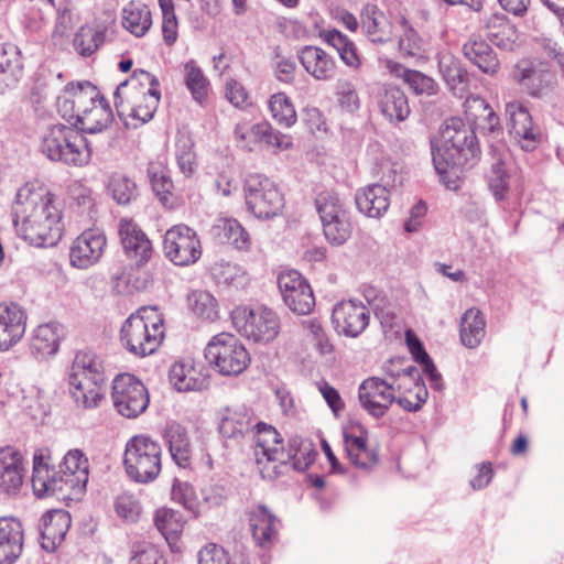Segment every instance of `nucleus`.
I'll use <instances>...</instances> for the list:
<instances>
[{"instance_id": "obj_1", "label": "nucleus", "mask_w": 564, "mask_h": 564, "mask_svg": "<svg viewBox=\"0 0 564 564\" xmlns=\"http://www.w3.org/2000/svg\"><path fill=\"white\" fill-rule=\"evenodd\" d=\"M13 223L24 240L36 247H53L62 238V210L46 189L25 184L13 204Z\"/></svg>"}, {"instance_id": "obj_2", "label": "nucleus", "mask_w": 564, "mask_h": 564, "mask_svg": "<svg viewBox=\"0 0 564 564\" xmlns=\"http://www.w3.org/2000/svg\"><path fill=\"white\" fill-rule=\"evenodd\" d=\"M51 451L37 448L33 454L32 488L37 498L63 494L78 495L86 488L89 477V463L83 451L69 449L58 469L53 465Z\"/></svg>"}, {"instance_id": "obj_3", "label": "nucleus", "mask_w": 564, "mask_h": 564, "mask_svg": "<svg viewBox=\"0 0 564 564\" xmlns=\"http://www.w3.org/2000/svg\"><path fill=\"white\" fill-rule=\"evenodd\" d=\"M479 145L474 129L463 119L452 117L443 122L438 138L432 141L434 167L448 188H456L455 178L475 164Z\"/></svg>"}, {"instance_id": "obj_4", "label": "nucleus", "mask_w": 564, "mask_h": 564, "mask_svg": "<svg viewBox=\"0 0 564 564\" xmlns=\"http://www.w3.org/2000/svg\"><path fill=\"white\" fill-rule=\"evenodd\" d=\"M113 97L119 117H129L142 124L150 121L158 109L160 84L151 73L137 69L129 80L118 85Z\"/></svg>"}, {"instance_id": "obj_5", "label": "nucleus", "mask_w": 564, "mask_h": 564, "mask_svg": "<svg viewBox=\"0 0 564 564\" xmlns=\"http://www.w3.org/2000/svg\"><path fill=\"white\" fill-rule=\"evenodd\" d=\"M39 148L50 161L83 167L90 160L93 150L87 139L75 127L50 124L40 134Z\"/></svg>"}, {"instance_id": "obj_6", "label": "nucleus", "mask_w": 564, "mask_h": 564, "mask_svg": "<svg viewBox=\"0 0 564 564\" xmlns=\"http://www.w3.org/2000/svg\"><path fill=\"white\" fill-rule=\"evenodd\" d=\"M164 338V323L155 307H141L131 314L120 329L122 346L137 357L158 350Z\"/></svg>"}, {"instance_id": "obj_7", "label": "nucleus", "mask_w": 564, "mask_h": 564, "mask_svg": "<svg viewBox=\"0 0 564 564\" xmlns=\"http://www.w3.org/2000/svg\"><path fill=\"white\" fill-rule=\"evenodd\" d=\"M162 447L147 435H135L127 444L123 465L127 475L139 484H149L158 478L162 469Z\"/></svg>"}, {"instance_id": "obj_8", "label": "nucleus", "mask_w": 564, "mask_h": 564, "mask_svg": "<svg viewBox=\"0 0 564 564\" xmlns=\"http://www.w3.org/2000/svg\"><path fill=\"white\" fill-rule=\"evenodd\" d=\"M208 364L223 376H238L249 366L251 358L241 340L223 332L210 338L205 347Z\"/></svg>"}, {"instance_id": "obj_9", "label": "nucleus", "mask_w": 564, "mask_h": 564, "mask_svg": "<svg viewBox=\"0 0 564 564\" xmlns=\"http://www.w3.org/2000/svg\"><path fill=\"white\" fill-rule=\"evenodd\" d=\"M231 321L238 333L254 343L267 344L280 333L278 314L265 306H237L231 312Z\"/></svg>"}, {"instance_id": "obj_10", "label": "nucleus", "mask_w": 564, "mask_h": 564, "mask_svg": "<svg viewBox=\"0 0 564 564\" xmlns=\"http://www.w3.org/2000/svg\"><path fill=\"white\" fill-rule=\"evenodd\" d=\"M111 401L115 410L127 419H135L149 406L144 383L131 373H119L112 380Z\"/></svg>"}, {"instance_id": "obj_11", "label": "nucleus", "mask_w": 564, "mask_h": 564, "mask_svg": "<svg viewBox=\"0 0 564 564\" xmlns=\"http://www.w3.org/2000/svg\"><path fill=\"white\" fill-rule=\"evenodd\" d=\"M245 195L248 210L257 218L278 215L282 195L270 178L260 174L249 175L245 183Z\"/></svg>"}, {"instance_id": "obj_12", "label": "nucleus", "mask_w": 564, "mask_h": 564, "mask_svg": "<svg viewBox=\"0 0 564 564\" xmlns=\"http://www.w3.org/2000/svg\"><path fill=\"white\" fill-rule=\"evenodd\" d=\"M257 432L256 462L263 479L275 480L281 475L282 445L280 433L264 422L254 425Z\"/></svg>"}, {"instance_id": "obj_13", "label": "nucleus", "mask_w": 564, "mask_h": 564, "mask_svg": "<svg viewBox=\"0 0 564 564\" xmlns=\"http://www.w3.org/2000/svg\"><path fill=\"white\" fill-rule=\"evenodd\" d=\"M165 257L175 265L188 267L202 257V245L196 231L184 224L166 230L163 239Z\"/></svg>"}, {"instance_id": "obj_14", "label": "nucleus", "mask_w": 564, "mask_h": 564, "mask_svg": "<svg viewBox=\"0 0 564 564\" xmlns=\"http://www.w3.org/2000/svg\"><path fill=\"white\" fill-rule=\"evenodd\" d=\"M358 400L362 410L372 417L380 419L395 403V387L381 377H368L358 387Z\"/></svg>"}, {"instance_id": "obj_15", "label": "nucleus", "mask_w": 564, "mask_h": 564, "mask_svg": "<svg viewBox=\"0 0 564 564\" xmlns=\"http://www.w3.org/2000/svg\"><path fill=\"white\" fill-rule=\"evenodd\" d=\"M98 96V88L89 82L70 83L57 96L56 108L61 117L72 124Z\"/></svg>"}, {"instance_id": "obj_16", "label": "nucleus", "mask_w": 564, "mask_h": 564, "mask_svg": "<svg viewBox=\"0 0 564 564\" xmlns=\"http://www.w3.org/2000/svg\"><path fill=\"white\" fill-rule=\"evenodd\" d=\"M506 113L509 116L510 134L521 149L527 152L535 150L543 141V133L541 128L533 123L529 110L521 102L512 101L506 105Z\"/></svg>"}, {"instance_id": "obj_17", "label": "nucleus", "mask_w": 564, "mask_h": 564, "mask_svg": "<svg viewBox=\"0 0 564 564\" xmlns=\"http://www.w3.org/2000/svg\"><path fill=\"white\" fill-rule=\"evenodd\" d=\"M234 140L239 149L248 152L262 147L276 153L281 147L280 133L273 131L267 121L254 124L238 122L234 129Z\"/></svg>"}, {"instance_id": "obj_18", "label": "nucleus", "mask_w": 564, "mask_h": 564, "mask_svg": "<svg viewBox=\"0 0 564 564\" xmlns=\"http://www.w3.org/2000/svg\"><path fill=\"white\" fill-rule=\"evenodd\" d=\"M106 245V236L100 229L83 231L70 246V264L77 269H87L96 264L101 259Z\"/></svg>"}, {"instance_id": "obj_19", "label": "nucleus", "mask_w": 564, "mask_h": 564, "mask_svg": "<svg viewBox=\"0 0 564 564\" xmlns=\"http://www.w3.org/2000/svg\"><path fill=\"white\" fill-rule=\"evenodd\" d=\"M369 310L352 300L337 303L332 312V322L336 332L347 337H358L369 324Z\"/></svg>"}, {"instance_id": "obj_20", "label": "nucleus", "mask_w": 564, "mask_h": 564, "mask_svg": "<svg viewBox=\"0 0 564 564\" xmlns=\"http://www.w3.org/2000/svg\"><path fill=\"white\" fill-rule=\"evenodd\" d=\"M25 475L24 457L13 446L0 447V492L17 495Z\"/></svg>"}, {"instance_id": "obj_21", "label": "nucleus", "mask_w": 564, "mask_h": 564, "mask_svg": "<svg viewBox=\"0 0 564 564\" xmlns=\"http://www.w3.org/2000/svg\"><path fill=\"white\" fill-rule=\"evenodd\" d=\"M26 312L15 303H0V351H7L23 337Z\"/></svg>"}, {"instance_id": "obj_22", "label": "nucleus", "mask_w": 564, "mask_h": 564, "mask_svg": "<svg viewBox=\"0 0 564 564\" xmlns=\"http://www.w3.org/2000/svg\"><path fill=\"white\" fill-rule=\"evenodd\" d=\"M284 304L299 315L310 314L315 306L313 291L296 270H284Z\"/></svg>"}, {"instance_id": "obj_23", "label": "nucleus", "mask_w": 564, "mask_h": 564, "mask_svg": "<svg viewBox=\"0 0 564 564\" xmlns=\"http://www.w3.org/2000/svg\"><path fill=\"white\" fill-rule=\"evenodd\" d=\"M119 236L128 258L139 264L149 261L152 254L151 241L132 219L120 220Z\"/></svg>"}, {"instance_id": "obj_24", "label": "nucleus", "mask_w": 564, "mask_h": 564, "mask_svg": "<svg viewBox=\"0 0 564 564\" xmlns=\"http://www.w3.org/2000/svg\"><path fill=\"white\" fill-rule=\"evenodd\" d=\"M70 514L65 510H48L40 521L41 546L54 552L64 541L70 527Z\"/></svg>"}, {"instance_id": "obj_25", "label": "nucleus", "mask_w": 564, "mask_h": 564, "mask_svg": "<svg viewBox=\"0 0 564 564\" xmlns=\"http://www.w3.org/2000/svg\"><path fill=\"white\" fill-rule=\"evenodd\" d=\"M362 34L375 44H386L392 40L391 21L376 4L367 3L360 12Z\"/></svg>"}, {"instance_id": "obj_26", "label": "nucleus", "mask_w": 564, "mask_h": 564, "mask_svg": "<svg viewBox=\"0 0 564 564\" xmlns=\"http://www.w3.org/2000/svg\"><path fill=\"white\" fill-rule=\"evenodd\" d=\"M23 550L22 523L12 517L0 518V564H12Z\"/></svg>"}, {"instance_id": "obj_27", "label": "nucleus", "mask_w": 564, "mask_h": 564, "mask_svg": "<svg viewBox=\"0 0 564 564\" xmlns=\"http://www.w3.org/2000/svg\"><path fill=\"white\" fill-rule=\"evenodd\" d=\"M106 381L104 360L91 350H79L67 371V381Z\"/></svg>"}, {"instance_id": "obj_28", "label": "nucleus", "mask_w": 564, "mask_h": 564, "mask_svg": "<svg viewBox=\"0 0 564 564\" xmlns=\"http://www.w3.org/2000/svg\"><path fill=\"white\" fill-rule=\"evenodd\" d=\"M112 121V110L108 101L99 94L86 108L85 113L78 116L72 126L79 131L94 134L107 129Z\"/></svg>"}, {"instance_id": "obj_29", "label": "nucleus", "mask_w": 564, "mask_h": 564, "mask_svg": "<svg viewBox=\"0 0 564 564\" xmlns=\"http://www.w3.org/2000/svg\"><path fill=\"white\" fill-rule=\"evenodd\" d=\"M218 431L226 438H237L250 431L253 414L246 405L226 406L218 413Z\"/></svg>"}, {"instance_id": "obj_30", "label": "nucleus", "mask_w": 564, "mask_h": 564, "mask_svg": "<svg viewBox=\"0 0 564 564\" xmlns=\"http://www.w3.org/2000/svg\"><path fill=\"white\" fill-rule=\"evenodd\" d=\"M358 210L370 218H380L390 206V192L381 184H371L355 195Z\"/></svg>"}, {"instance_id": "obj_31", "label": "nucleus", "mask_w": 564, "mask_h": 564, "mask_svg": "<svg viewBox=\"0 0 564 564\" xmlns=\"http://www.w3.org/2000/svg\"><path fill=\"white\" fill-rule=\"evenodd\" d=\"M438 69L448 88L459 98L468 93V74L460 61L448 51L438 54Z\"/></svg>"}, {"instance_id": "obj_32", "label": "nucleus", "mask_w": 564, "mask_h": 564, "mask_svg": "<svg viewBox=\"0 0 564 564\" xmlns=\"http://www.w3.org/2000/svg\"><path fill=\"white\" fill-rule=\"evenodd\" d=\"M68 393L75 406L80 410H94L105 400L106 381H67Z\"/></svg>"}, {"instance_id": "obj_33", "label": "nucleus", "mask_w": 564, "mask_h": 564, "mask_svg": "<svg viewBox=\"0 0 564 564\" xmlns=\"http://www.w3.org/2000/svg\"><path fill=\"white\" fill-rule=\"evenodd\" d=\"M171 384L177 391H202L208 387V379L197 370L192 361H175L169 372Z\"/></svg>"}, {"instance_id": "obj_34", "label": "nucleus", "mask_w": 564, "mask_h": 564, "mask_svg": "<svg viewBox=\"0 0 564 564\" xmlns=\"http://www.w3.org/2000/svg\"><path fill=\"white\" fill-rule=\"evenodd\" d=\"M429 391L422 375H414L411 384H395V403L406 412H417L426 403Z\"/></svg>"}, {"instance_id": "obj_35", "label": "nucleus", "mask_w": 564, "mask_h": 564, "mask_svg": "<svg viewBox=\"0 0 564 564\" xmlns=\"http://www.w3.org/2000/svg\"><path fill=\"white\" fill-rule=\"evenodd\" d=\"M463 54L485 74L494 75L499 70L500 62L485 40L470 37L463 45Z\"/></svg>"}, {"instance_id": "obj_36", "label": "nucleus", "mask_w": 564, "mask_h": 564, "mask_svg": "<svg viewBox=\"0 0 564 564\" xmlns=\"http://www.w3.org/2000/svg\"><path fill=\"white\" fill-rule=\"evenodd\" d=\"M378 104L390 122H402L411 112L406 95L397 86H384Z\"/></svg>"}, {"instance_id": "obj_37", "label": "nucleus", "mask_w": 564, "mask_h": 564, "mask_svg": "<svg viewBox=\"0 0 564 564\" xmlns=\"http://www.w3.org/2000/svg\"><path fill=\"white\" fill-rule=\"evenodd\" d=\"M300 62L305 70L318 80H328L333 77L335 62L322 48L305 46L299 55Z\"/></svg>"}, {"instance_id": "obj_38", "label": "nucleus", "mask_w": 564, "mask_h": 564, "mask_svg": "<svg viewBox=\"0 0 564 564\" xmlns=\"http://www.w3.org/2000/svg\"><path fill=\"white\" fill-rule=\"evenodd\" d=\"M165 438L173 462L182 468L192 463V445L187 431L178 423H171L165 431Z\"/></svg>"}, {"instance_id": "obj_39", "label": "nucleus", "mask_w": 564, "mask_h": 564, "mask_svg": "<svg viewBox=\"0 0 564 564\" xmlns=\"http://www.w3.org/2000/svg\"><path fill=\"white\" fill-rule=\"evenodd\" d=\"M248 518L252 536L258 545L265 546L278 536L274 527L276 518L264 506L251 508Z\"/></svg>"}, {"instance_id": "obj_40", "label": "nucleus", "mask_w": 564, "mask_h": 564, "mask_svg": "<svg viewBox=\"0 0 564 564\" xmlns=\"http://www.w3.org/2000/svg\"><path fill=\"white\" fill-rule=\"evenodd\" d=\"M61 330V325L54 322L39 325L31 341L32 352L40 358L55 355L59 348Z\"/></svg>"}, {"instance_id": "obj_41", "label": "nucleus", "mask_w": 564, "mask_h": 564, "mask_svg": "<svg viewBox=\"0 0 564 564\" xmlns=\"http://www.w3.org/2000/svg\"><path fill=\"white\" fill-rule=\"evenodd\" d=\"M488 39L498 47L511 50L517 40V28L503 13H492L485 21Z\"/></svg>"}, {"instance_id": "obj_42", "label": "nucleus", "mask_w": 564, "mask_h": 564, "mask_svg": "<svg viewBox=\"0 0 564 564\" xmlns=\"http://www.w3.org/2000/svg\"><path fill=\"white\" fill-rule=\"evenodd\" d=\"M213 237L220 243H230L239 250L250 247V237L245 228L232 218H220L212 227Z\"/></svg>"}, {"instance_id": "obj_43", "label": "nucleus", "mask_w": 564, "mask_h": 564, "mask_svg": "<svg viewBox=\"0 0 564 564\" xmlns=\"http://www.w3.org/2000/svg\"><path fill=\"white\" fill-rule=\"evenodd\" d=\"M344 444L348 458L356 467L369 470L377 465L378 454L368 447L365 436L344 432Z\"/></svg>"}, {"instance_id": "obj_44", "label": "nucleus", "mask_w": 564, "mask_h": 564, "mask_svg": "<svg viewBox=\"0 0 564 564\" xmlns=\"http://www.w3.org/2000/svg\"><path fill=\"white\" fill-rule=\"evenodd\" d=\"M21 52L13 44H0V90L15 84L22 75Z\"/></svg>"}, {"instance_id": "obj_45", "label": "nucleus", "mask_w": 564, "mask_h": 564, "mask_svg": "<svg viewBox=\"0 0 564 564\" xmlns=\"http://www.w3.org/2000/svg\"><path fill=\"white\" fill-rule=\"evenodd\" d=\"M486 321L477 308L467 310L460 318L459 337L467 348H476L480 345L486 334Z\"/></svg>"}, {"instance_id": "obj_46", "label": "nucleus", "mask_w": 564, "mask_h": 564, "mask_svg": "<svg viewBox=\"0 0 564 564\" xmlns=\"http://www.w3.org/2000/svg\"><path fill=\"white\" fill-rule=\"evenodd\" d=\"M319 36L338 52L345 65L352 69H358L361 66V57L355 43L340 31L336 29L323 30Z\"/></svg>"}, {"instance_id": "obj_47", "label": "nucleus", "mask_w": 564, "mask_h": 564, "mask_svg": "<svg viewBox=\"0 0 564 564\" xmlns=\"http://www.w3.org/2000/svg\"><path fill=\"white\" fill-rule=\"evenodd\" d=\"M122 25L131 34L141 37L152 25V17L148 6L130 1L122 10Z\"/></svg>"}, {"instance_id": "obj_48", "label": "nucleus", "mask_w": 564, "mask_h": 564, "mask_svg": "<svg viewBox=\"0 0 564 564\" xmlns=\"http://www.w3.org/2000/svg\"><path fill=\"white\" fill-rule=\"evenodd\" d=\"M189 311L203 321L214 322L219 316L217 299L208 291L194 290L187 295Z\"/></svg>"}, {"instance_id": "obj_49", "label": "nucleus", "mask_w": 564, "mask_h": 564, "mask_svg": "<svg viewBox=\"0 0 564 564\" xmlns=\"http://www.w3.org/2000/svg\"><path fill=\"white\" fill-rule=\"evenodd\" d=\"M175 158L184 176H192L197 167L194 140L189 132L178 130L175 135Z\"/></svg>"}, {"instance_id": "obj_50", "label": "nucleus", "mask_w": 564, "mask_h": 564, "mask_svg": "<svg viewBox=\"0 0 564 564\" xmlns=\"http://www.w3.org/2000/svg\"><path fill=\"white\" fill-rule=\"evenodd\" d=\"M322 225L349 217L344 200L333 192L319 193L315 199Z\"/></svg>"}, {"instance_id": "obj_51", "label": "nucleus", "mask_w": 564, "mask_h": 564, "mask_svg": "<svg viewBox=\"0 0 564 564\" xmlns=\"http://www.w3.org/2000/svg\"><path fill=\"white\" fill-rule=\"evenodd\" d=\"M184 83L193 99L204 105L208 96L209 80L194 59L184 64Z\"/></svg>"}, {"instance_id": "obj_52", "label": "nucleus", "mask_w": 564, "mask_h": 564, "mask_svg": "<svg viewBox=\"0 0 564 564\" xmlns=\"http://www.w3.org/2000/svg\"><path fill=\"white\" fill-rule=\"evenodd\" d=\"M382 371L384 373V378L382 379L394 387L397 383L402 382H404V384H411V378H413L414 375L421 373L417 367L405 357H393L387 360L382 365Z\"/></svg>"}, {"instance_id": "obj_53", "label": "nucleus", "mask_w": 564, "mask_h": 564, "mask_svg": "<svg viewBox=\"0 0 564 564\" xmlns=\"http://www.w3.org/2000/svg\"><path fill=\"white\" fill-rule=\"evenodd\" d=\"M489 192L494 196L496 203H505L509 200L511 195L510 175L505 169L502 161L495 162L486 174Z\"/></svg>"}, {"instance_id": "obj_54", "label": "nucleus", "mask_w": 564, "mask_h": 564, "mask_svg": "<svg viewBox=\"0 0 564 564\" xmlns=\"http://www.w3.org/2000/svg\"><path fill=\"white\" fill-rule=\"evenodd\" d=\"M553 73L547 68H523L518 75V82L528 89L533 97H540L544 89L550 87Z\"/></svg>"}, {"instance_id": "obj_55", "label": "nucleus", "mask_w": 564, "mask_h": 564, "mask_svg": "<svg viewBox=\"0 0 564 564\" xmlns=\"http://www.w3.org/2000/svg\"><path fill=\"white\" fill-rule=\"evenodd\" d=\"M106 31L99 28L82 26L75 34L73 44L76 52L84 56L94 54L105 42Z\"/></svg>"}, {"instance_id": "obj_56", "label": "nucleus", "mask_w": 564, "mask_h": 564, "mask_svg": "<svg viewBox=\"0 0 564 564\" xmlns=\"http://www.w3.org/2000/svg\"><path fill=\"white\" fill-rule=\"evenodd\" d=\"M154 521L158 530L169 543L175 541L183 531V519L177 511L172 509L162 508L156 510Z\"/></svg>"}, {"instance_id": "obj_57", "label": "nucleus", "mask_w": 564, "mask_h": 564, "mask_svg": "<svg viewBox=\"0 0 564 564\" xmlns=\"http://www.w3.org/2000/svg\"><path fill=\"white\" fill-rule=\"evenodd\" d=\"M198 564H250L243 554L230 556L223 546L208 543L198 552Z\"/></svg>"}, {"instance_id": "obj_58", "label": "nucleus", "mask_w": 564, "mask_h": 564, "mask_svg": "<svg viewBox=\"0 0 564 564\" xmlns=\"http://www.w3.org/2000/svg\"><path fill=\"white\" fill-rule=\"evenodd\" d=\"M108 189L112 198L120 205L129 204L138 196L135 182L121 173H113L111 175Z\"/></svg>"}, {"instance_id": "obj_59", "label": "nucleus", "mask_w": 564, "mask_h": 564, "mask_svg": "<svg viewBox=\"0 0 564 564\" xmlns=\"http://www.w3.org/2000/svg\"><path fill=\"white\" fill-rule=\"evenodd\" d=\"M148 173L152 189L159 197L160 202L166 206L170 203L173 182L166 174L164 169L158 164L151 163L148 167Z\"/></svg>"}, {"instance_id": "obj_60", "label": "nucleus", "mask_w": 564, "mask_h": 564, "mask_svg": "<svg viewBox=\"0 0 564 564\" xmlns=\"http://www.w3.org/2000/svg\"><path fill=\"white\" fill-rule=\"evenodd\" d=\"M162 11V34L164 43L172 46L178 36V21L173 0H158Z\"/></svg>"}, {"instance_id": "obj_61", "label": "nucleus", "mask_w": 564, "mask_h": 564, "mask_svg": "<svg viewBox=\"0 0 564 564\" xmlns=\"http://www.w3.org/2000/svg\"><path fill=\"white\" fill-rule=\"evenodd\" d=\"M215 279L219 284L229 286H243L247 282L243 269L234 263H220L214 270Z\"/></svg>"}, {"instance_id": "obj_62", "label": "nucleus", "mask_w": 564, "mask_h": 564, "mask_svg": "<svg viewBox=\"0 0 564 564\" xmlns=\"http://www.w3.org/2000/svg\"><path fill=\"white\" fill-rule=\"evenodd\" d=\"M323 231L325 238L332 245L340 246L345 243L351 235L350 217L324 224Z\"/></svg>"}, {"instance_id": "obj_63", "label": "nucleus", "mask_w": 564, "mask_h": 564, "mask_svg": "<svg viewBox=\"0 0 564 564\" xmlns=\"http://www.w3.org/2000/svg\"><path fill=\"white\" fill-rule=\"evenodd\" d=\"M401 77L417 95H434L436 93V85L433 78L419 70L404 69Z\"/></svg>"}, {"instance_id": "obj_64", "label": "nucleus", "mask_w": 564, "mask_h": 564, "mask_svg": "<svg viewBox=\"0 0 564 564\" xmlns=\"http://www.w3.org/2000/svg\"><path fill=\"white\" fill-rule=\"evenodd\" d=\"M302 325L312 336V340L314 341V345L321 355H328L333 352L334 347L317 318L303 321Z\"/></svg>"}]
</instances>
